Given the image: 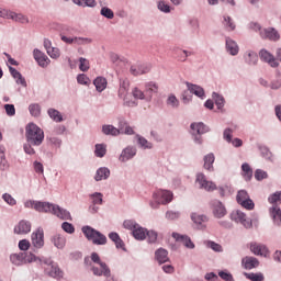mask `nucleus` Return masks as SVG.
<instances>
[{
  "mask_svg": "<svg viewBox=\"0 0 281 281\" xmlns=\"http://www.w3.org/2000/svg\"><path fill=\"white\" fill-rule=\"evenodd\" d=\"M95 157H104L106 155V145L104 144H97L94 150Z\"/></svg>",
  "mask_w": 281,
  "mask_h": 281,
  "instance_id": "obj_43",
  "label": "nucleus"
},
{
  "mask_svg": "<svg viewBox=\"0 0 281 281\" xmlns=\"http://www.w3.org/2000/svg\"><path fill=\"white\" fill-rule=\"evenodd\" d=\"M167 104L168 106H172L173 109H177V106H179V100L177 99V97H175V94H171L167 99Z\"/></svg>",
  "mask_w": 281,
  "mask_h": 281,
  "instance_id": "obj_55",
  "label": "nucleus"
},
{
  "mask_svg": "<svg viewBox=\"0 0 281 281\" xmlns=\"http://www.w3.org/2000/svg\"><path fill=\"white\" fill-rule=\"evenodd\" d=\"M93 85L97 89V91H99L101 93V91H104V89H106V79L103 77H98L97 79H94Z\"/></svg>",
  "mask_w": 281,
  "mask_h": 281,
  "instance_id": "obj_34",
  "label": "nucleus"
},
{
  "mask_svg": "<svg viewBox=\"0 0 281 281\" xmlns=\"http://www.w3.org/2000/svg\"><path fill=\"white\" fill-rule=\"evenodd\" d=\"M132 95L135 100H145L146 94L139 88H133Z\"/></svg>",
  "mask_w": 281,
  "mask_h": 281,
  "instance_id": "obj_48",
  "label": "nucleus"
},
{
  "mask_svg": "<svg viewBox=\"0 0 281 281\" xmlns=\"http://www.w3.org/2000/svg\"><path fill=\"white\" fill-rule=\"evenodd\" d=\"M2 199L8 205H14L16 203V200L10 195V193H4L2 195Z\"/></svg>",
  "mask_w": 281,
  "mask_h": 281,
  "instance_id": "obj_64",
  "label": "nucleus"
},
{
  "mask_svg": "<svg viewBox=\"0 0 281 281\" xmlns=\"http://www.w3.org/2000/svg\"><path fill=\"white\" fill-rule=\"evenodd\" d=\"M268 175L265 170H261V169H257L255 171V179L257 181H262V179H267Z\"/></svg>",
  "mask_w": 281,
  "mask_h": 281,
  "instance_id": "obj_60",
  "label": "nucleus"
},
{
  "mask_svg": "<svg viewBox=\"0 0 281 281\" xmlns=\"http://www.w3.org/2000/svg\"><path fill=\"white\" fill-rule=\"evenodd\" d=\"M7 19H12V21H16L18 23H30L27 16L21 13H14L12 11H9Z\"/></svg>",
  "mask_w": 281,
  "mask_h": 281,
  "instance_id": "obj_25",
  "label": "nucleus"
},
{
  "mask_svg": "<svg viewBox=\"0 0 281 281\" xmlns=\"http://www.w3.org/2000/svg\"><path fill=\"white\" fill-rule=\"evenodd\" d=\"M261 38H268L269 41H280V33L276 29H267L260 31Z\"/></svg>",
  "mask_w": 281,
  "mask_h": 281,
  "instance_id": "obj_17",
  "label": "nucleus"
},
{
  "mask_svg": "<svg viewBox=\"0 0 281 281\" xmlns=\"http://www.w3.org/2000/svg\"><path fill=\"white\" fill-rule=\"evenodd\" d=\"M259 56L263 63H268L270 67H278V60H276V57L271 55L267 49H261L259 53Z\"/></svg>",
  "mask_w": 281,
  "mask_h": 281,
  "instance_id": "obj_16",
  "label": "nucleus"
},
{
  "mask_svg": "<svg viewBox=\"0 0 281 281\" xmlns=\"http://www.w3.org/2000/svg\"><path fill=\"white\" fill-rule=\"evenodd\" d=\"M24 206L30 210H35L36 212L50 213L60 218L61 221H71V213L69 211L49 202H41L29 200L24 203Z\"/></svg>",
  "mask_w": 281,
  "mask_h": 281,
  "instance_id": "obj_1",
  "label": "nucleus"
},
{
  "mask_svg": "<svg viewBox=\"0 0 281 281\" xmlns=\"http://www.w3.org/2000/svg\"><path fill=\"white\" fill-rule=\"evenodd\" d=\"M137 155V149L133 147H126L123 149L121 156H120V161H128V159H133Z\"/></svg>",
  "mask_w": 281,
  "mask_h": 281,
  "instance_id": "obj_19",
  "label": "nucleus"
},
{
  "mask_svg": "<svg viewBox=\"0 0 281 281\" xmlns=\"http://www.w3.org/2000/svg\"><path fill=\"white\" fill-rule=\"evenodd\" d=\"M181 216V213L175 212V211H167L166 212V218L168 221H177Z\"/></svg>",
  "mask_w": 281,
  "mask_h": 281,
  "instance_id": "obj_59",
  "label": "nucleus"
},
{
  "mask_svg": "<svg viewBox=\"0 0 281 281\" xmlns=\"http://www.w3.org/2000/svg\"><path fill=\"white\" fill-rule=\"evenodd\" d=\"M111 177V170L105 167H101L97 170V173L94 176L95 181H102L103 179H109Z\"/></svg>",
  "mask_w": 281,
  "mask_h": 281,
  "instance_id": "obj_24",
  "label": "nucleus"
},
{
  "mask_svg": "<svg viewBox=\"0 0 281 281\" xmlns=\"http://www.w3.org/2000/svg\"><path fill=\"white\" fill-rule=\"evenodd\" d=\"M47 54L54 59L60 58V49L57 47H53L47 52Z\"/></svg>",
  "mask_w": 281,
  "mask_h": 281,
  "instance_id": "obj_63",
  "label": "nucleus"
},
{
  "mask_svg": "<svg viewBox=\"0 0 281 281\" xmlns=\"http://www.w3.org/2000/svg\"><path fill=\"white\" fill-rule=\"evenodd\" d=\"M26 139L30 144H33V146H41V144H43V139H45V134L38 125L30 123L26 126Z\"/></svg>",
  "mask_w": 281,
  "mask_h": 281,
  "instance_id": "obj_2",
  "label": "nucleus"
},
{
  "mask_svg": "<svg viewBox=\"0 0 281 281\" xmlns=\"http://www.w3.org/2000/svg\"><path fill=\"white\" fill-rule=\"evenodd\" d=\"M222 23L227 32H234L236 30V23H234V20L229 15H224Z\"/></svg>",
  "mask_w": 281,
  "mask_h": 281,
  "instance_id": "obj_31",
  "label": "nucleus"
},
{
  "mask_svg": "<svg viewBox=\"0 0 281 281\" xmlns=\"http://www.w3.org/2000/svg\"><path fill=\"white\" fill-rule=\"evenodd\" d=\"M109 238L115 244L116 249H123V251H126L124 240H122L117 233H110Z\"/></svg>",
  "mask_w": 281,
  "mask_h": 281,
  "instance_id": "obj_22",
  "label": "nucleus"
},
{
  "mask_svg": "<svg viewBox=\"0 0 281 281\" xmlns=\"http://www.w3.org/2000/svg\"><path fill=\"white\" fill-rule=\"evenodd\" d=\"M38 260V257L32 252H24V265H30L32 262H36Z\"/></svg>",
  "mask_w": 281,
  "mask_h": 281,
  "instance_id": "obj_47",
  "label": "nucleus"
},
{
  "mask_svg": "<svg viewBox=\"0 0 281 281\" xmlns=\"http://www.w3.org/2000/svg\"><path fill=\"white\" fill-rule=\"evenodd\" d=\"M93 205H102V193H93L91 195Z\"/></svg>",
  "mask_w": 281,
  "mask_h": 281,
  "instance_id": "obj_62",
  "label": "nucleus"
},
{
  "mask_svg": "<svg viewBox=\"0 0 281 281\" xmlns=\"http://www.w3.org/2000/svg\"><path fill=\"white\" fill-rule=\"evenodd\" d=\"M147 232L148 231L146 228L139 226L138 224L132 234L136 240H145Z\"/></svg>",
  "mask_w": 281,
  "mask_h": 281,
  "instance_id": "obj_26",
  "label": "nucleus"
},
{
  "mask_svg": "<svg viewBox=\"0 0 281 281\" xmlns=\"http://www.w3.org/2000/svg\"><path fill=\"white\" fill-rule=\"evenodd\" d=\"M120 133L123 135H133L135 132L133 131V127L130 126L128 123L126 122H121L120 123Z\"/></svg>",
  "mask_w": 281,
  "mask_h": 281,
  "instance_id": "obj_38",
  "label": "nucleus"
},
{
  "mask_svg": "<svg viewBox=\"0 0 281 281\" xmlns=\"http://www.w3.org/2000/svg\"><path fill=\"white\" fill-rule=\"evenodd\" d=\"M32 244H30V240L27 239H22L19 241V249L21 251H27V249H30Z\"/></svg>",
  "mask_w": 281,
  "mask_h": 281,
  "instance_id": "obj_61",
  "label": "nucleus"
},
{
  "mask_svg": "<svg viewBox=\"0 0 281 281\" xmlns=\"http://www.w3.org/2000/svg\"><path fill=\"white\" fill-rule=\"evenodd\" d=\"M191 218L193 221V223H195V225H200L203 227V223H207V216L205 215H199L196 213H193L191 215Z\"/></svg>",
  "mask_w": 281,
  "mask_h": 281,
  "instance_id": "obj_40",
  "label": "nucleus"
},
{
  "mask_svg": "<svg viewBox=\"0 0 281 281\" xmlns=\"http://www.w3.org/2000/svg\"><path fill=\"white\" fill-rule=\"evenodd\" d=\"M187 87H188V91H190V93H193L194 95H198V98L205 97V91L200 86L187 83Z\"/></svg>",
  "mask_w": 281,
  "mask_h": 281,
  "instance_id": "obj_27",
  "label": "nucleus"
},
{
  "mask_svg": "<svg viewBox=\"0 0 281 281\" xmlns=\"http://www.w3.org/2000/svg\"><path fill=\"white\" fill-rule=\"evenodd\" d=\"M32 232V223L26 220H21L14 227V234L25 235Z\"/></svg>",
  "mask_w": 281,
  "mask_h": 281,
  "instance_id": "obj_11",
  "label": "nucleus"
},
{
  "mask_svg": "<svg viewBox=\"0 0 281 281\" xmlns=\"http://www.w3.org/2000/svg\"><path fill=\"white\" fill-rule=\"evenodd\" d=\"M30 113L31 115H33L34 117H38V115H41V105L40 104H31L29 106Z\"/></svg>",
  "mask_w": 281,
  "mask_h": 281,
  "instance_id": "obj_51",
  "label": "nucleus"
},
{
  "mask_svg": "<svg viewBox=\"0 0 281 281\" xmlns=\"http://www.w3.org/2000/svg\"><path fill=\"white\" fill-rule=\"evenodd\" d=\"M246 278L251 281H265L262 273H245Z\"/></svg>",
  "mask_w": 281,
  "mask_h": 281,
  "instance_id": "obj_49",
  "label": "nucleus"
},
{
  "mask_svg": "<svg viewBox=\"0 0 281 281\" xmlns=\"http://www.w3.org/2000/svg\"><path fill=\"white\" fill-rule=\"evenodd\" d=\"M137 223H135V221L133 220H126L123 223V226L125 227V229H131V232H135V229L137 228Z\"/></svg>",
  "mask_w": 281,
  "mask_h": 281,
  "instance_id": "obj_54",
  "label": "nucleus"
},
{
  "mask_svg": "<svg viewBox=\"0 0 281 281\" xmlns=\"http://www.w3.org/2000/svg\"><path fill=\"white\" fill-rule=\"evenodd\" d=\"M31 240L33 247L36 249H41L45 245V233L43 232V228H37L35 232L31 235Z\"/></svg>",
  "mask_w": 281,
  "mask_h": 281,
  "instance_id": "obj_10",
  "label": "nucleus"
},
{
  "mask_svg": "<svg viewBox=\"0 0 281 281\" xmlns=\"http://www.w3.org/2000/svg\"><path fill=\"white\" fill-rule=\"evenodd\" d=\"M243 170V177L245 181H251V177H254V170H251V167L249 164L245 162L241 165Z\"/></svg>",
  "mask_w": 281,
  "mask_h": 281,
  "instance_id": "obj_32",
  "label": "nucleus"
},
{
  "mask_svg": "<svg viewBox=\"0 0 281 281\" xmlns=\"http://www.w3.org/2000/svg\"><path fill=\"white\" fill-rule=\"evenodd\" d=\"M131 89V81L128 79H121L119 87V98L123 100L125 106H137V102L133 100V97L128 93Z\"/></svg>",
  "mask_w": 281,
  "mask_h": 281,
  "instance_id": "obj_4",
  "label": "nucleus"
},
{
  "mask_svg": "<svg viewBox=\"0 0 281 281\" xmlns=\"http://www.w3.org/2000/svg\"><path fill=\"white\" fill-rule=\"evenodd\" d=\"M130 71H131L132 76H142L144 74H148L149 69L144 66H132L130 68Z\"/></svg>",
  "mask_w": 281,
  "mask_h": 281,
  "instance_id": "obj_36",
  "label": "nucleus"
},
{
  "mask_svg": "<svg viewBox=\"0 0 281 281\" xmlns=\"http://www.w3.org/2000/svg\"><path fill=\"white\" fill-rule=\"evenodd\" d=\"M33 56H34L37 65H40V67H47L52 63L49 57H47V55H45V53L38 50L37 48H35L33 50Z\"/></svg>",
  "mask_w": 281,
  "mask_h": 281,
  "instance_id": "obj_14",
  "label": "nucleus"
},
{
  "mask_svg": "<svg viewBox=\"0 0 281 281\" xmlns=\"http://www.w3.org/2000/svg\"><path fill=\"white\" fill-rule=\"evenodd\" d=\"M191 130L193 131V134L195 133L196 135H203L210 132V127L203 123H192Z\"/></svg>",
  "mask_w": 281,
  "mask_h": 281,
  "instance_id": "obj_23",
  "label": "nucleus"
},
{
  "mask_svg": "<svg viewBox=\"0 0 281 281\" xmlns=\"http://www.w3.org/2000/svg\"><path fill=\"white\" fill-rule=\"evenodd\" d=\"M250 251L255 254V256H262L263 258H268L269 248H267L263 244L250 243Z\"/></svg>",
  "mask_w": 281,
  "mask_h": 281,
  "instance_id": "obj_12",
  "label": "nucleus"
},
{
  "mask_svg": "<svg viewBox=\"0 0 281 281\" xmlns=\"http://www.w3.org/2000/svg\"><path fill=\"white\" fill-rule=\"evenodd\" d=\"M246 63H248V65H257L258 64V55L254 52H248L246 54Z\"/></svg>",
  "mask_w": 281,
  "mask_h": 281,
  "instance_id": "obj_41",
  "label": "nucleus"
},
{
  "mask_svg": "<svg viewBox=\"0 0 281 281\" xmlns=\"http://www.w3.org/2000/svg\"><path fill=\"white\" fill-rule=\"evenodd\" d=\"M77 5H88V8H95V0H72Z\"/></svg>",
  "mask_w": 281,
  "mask_h": 281,
  "instance_id": "obj_46",
  "label": "nucleus"
},
{
  "mask_svg": "<svg viewBox=\"0 0 281 281\" xmlns=\"http://www.w3.org/2000/svg\"><path fill=\"white\" fill-rule=\"evenodd\" d=\"M226 49L232 56H236L238 54V44H236V42L232 38L227 37Z\"/></svg>",
  "mask_w": 281,
  "mask_h": 281,
  "instance_id": "obj_28",
  "label": "nucleus"
},
{
  "mask_svg": "<svg viewBox=\"0 0 281 281\" xmlns=\"http://www.w3.org/2000/svg\"><path fill=\"white\" fill-rule=\"evenodd\" d=\"M236 199L237 203L241 205V207H245V210H254V207H256V204L249 199V193H247L246 190L238 191Z\"/></svg>",
  "mask_w": 281,
  "mask_h": 281,
  "instance_id": "obj_8",
  "label": "nucleus"
},
{
  "mask_svg": "<svg viewBox=\"0 0 281 281\" xmlns=\"http://www.w3.org/2000/svg\"><path fill=\"white\" fill-rule=\"evenodd\" d=\"M9 71L18 85H22V87H27L25 78H23V75H21V72H19L16 68L9 67Z\"/></svg>",
  "mask_w": 281,
  "mask_h": 281,
  "instance_id": "obj_21",
  "label": "nucleus"
},
{
  "mask_svg": "<svg viewBox=\"0 0 281 281\" xmlns=\"http://www.w3.org/2000/svg\"><path fill=\"white\" fill-rule=\"evenodd\" d=\"M77 81H78L79 85H86V86L91 85V80L85 74L79 75L77 77Z\"/></svg>",
  "mask_w": 281,
  "mask_h": 281,
  "instance_id": "obj_58",
  "label": "nucleus"
},
{
  "mask_svg": "<svg viewBox=\"0 0 281 281\" xmlns=\"http://www.w3.org/2000/svg\"><path fill=\"white\" fill-rule=\"evenodd\" d=\"M61 229H64L66 234H74V232H76V227H74V225L69 222H64L61 224Z\"/></svg>",
  "mask_w": 281,
  "mask_h": 281,
  "instance_id": "obj_53",
  "label": "nucleus"
},
{
  "mask_svg": "<svg viewBox=\"0 0 281 281\" xmlns=\"http://www.w3.org/2000/svg\"><path fill=\"white\" fill-rule=\"evenodd\" d=\"M212 209L215 218H223V216L227 215V209H225V205H223V202L221 201H214Z\"/></svg>",
  "mask_w": 281,
  "mask_h": 281,
  "instance_id": "obj_15",
  "label": "nucleus"
},
{
  "mask_svg": "<svg viewBox=\"0 0 281 281\" xmlns=\"http://www.w3.org/2000/svg\"><path fill=\"white\" fill-rule=\"evenodd\" d=\"M154 201L149 203L153 210H158L159 205H168V203H172L173 194L168 190H157L153 194Z\"/></svg>",
  "mask_w": 281,
  "mask_h": 281,
  "instance_id": "obj_3",
  "label": "nucleus"
},
{
  "mask_svg": "<svg viewBox=\"0 0 281 281\" xmlns=\"http://www.w3.org/2000/svg\"><path fill=\"white\" fill-rule=\"evenodd\" d=\"M145 91L146 93H149V98H153V93H157L159 91V86L153 81H149L145 83Z\"/></svg>",
  "mask_w": 281,
  "mask_h": 281,
  "instance_id": "obj_37",
  "label": "nucleus"
},
{
  "mask_svg": "<svg viewBox=\"0 0 281 281\" xmlns=\"http://www.w3.org/2000/svg\"><path fill=\"white\" fill-rule=\"evenodd\" d=\"M172 238H175L176 243H180V245L187 247V249H194V243H192V239L188 235L172 233Z\"/></svg>",
  "mask_w": 281,
  "mask_h": 281,
  "instance_id": "obj_13",
  "label": "nucleus"
},
{
  "mask_svg": "<svg viewBox=\"0 0 281 281\" xmlns=\"http://www.w3.org/2000/svg\"><path fill=\"white\" fill-rule=\"evenodd\" d=\"M206 247H209L213 251H217V252L223 251V246H221L220 244L214 243V241H207Z\"/></svg>",
  "mask_w": 281,
  "mask_h": 281,
  "instance_id": "obj_57",
  "label": "nucleus"
},
{
  "mask_svg": "<svg viewBox=\"0 0 281 281\" xmlns=\"http://www.w3.org/2000/svg\"><path fill=\"white\" fill-rule=\"evenodd\" d=\"M48 115L52 117V120H54V122H63V115L58 110L49 109Z\"/></svg>",
  "mask_w": 281,
  "mask_h": 281,
  "instance_id": "obj_44",
  "label": "nucleus"
},
{
  "mask_svg": "<svg viewBox=\"0 0 281 281\" xmlns=\"http://www.w3.org/2000/svg\"><path fill=\"white\" fill-rule=\"evenodd\" d=\"M214 160H215V157H214V154H207L206 156H204V168L205 170H214Z\"/></svg>",
  "mask_w": 281,
  "mask_h": 281,
  "instance_id": "obj_35",
  "label": "nucleus"
},
{
  "mask_svg": "<svg viewBox=\"0 0 281 281\" xmlns=\"http://www.w3.org/2000/svg\"><path fill=\"white\" fill-rule=\"evenodd\" d=\"M102 132L104 133V135H120V130L114 127L113 125H103Z\"/></svg>",
  "mask_w": 281,
  "mask_h": 281,
  "instance_id": "obj_39",
  "label": "nucleus"
},
{
  "mask_svg": "<svg viewBox=\"0 0 281 281\" xmlns=\"http://www.w3.org/2000/svg\"><path fill=\"white\" fill-rule=\"evenodd\" d=\"M156 260L160 263L164 265V262H168V250L166 249H158L156 251Z\"/></svg>",
  "mask_w": 281,
  "mask_h": 281,
  "instance_id": "obj_33",
  "label": "nucleus"
},
{
  "mask_svg": "<svg viewBox=\"0 0 281 281\" xmlns=\"http://www.w3.org/2000/svg\"><path fill=\"white\" fill-rule=\"evenodd\" d=\"M81 231L85 234L86 238H88V240H91L93 245H106V236L95 231V228H92L91 226H83Z\"/></svg>",
  "mask_w": 281,
  "mask_h": 281,
  "instance_id": "obj_5",
  "label": "nucleus"
},
{
  "mask_svg": "<svg viewBox=\"0 0 281 281\" xmlns=\"http://www.w3.org/2000/svg\"><path fill=\"white\" fill-rule=\"evenodd\" d=\"M270 214H271L276 225H280L281 224V210L279 209L278 205H273L270 209Z\"/></svg>",
  "mask_w": 281,
  "mask_h": 281,
  "instance_id": "obj_30",
  "label": "nucleus"
},
{
  "mask_svg": "<svg viewBox=\"0 0 281 281\" xmlns=\"http://www.w3.org/2000/svg\"><path fill=\"white\" fill-rule=\"evenodd\" d=\"M91 260L92 262H95V265H99L100 267H92L93 276H109L111 273V269H109V266L102 262V260L100 259V255H98V252L91 254Z\"/></svg>",
  "mask_w": 281,
  "mask_h": 281,
  "instance_id": "obj_6",
  "label": "nucleus"
},
{
  "mask_svg": "<svg viewBox=\"0 0 281 281\" xmlns=\"http://www.w3.org/2000/svg\"><path fill=\"white\" fill-rule=\"evenodd\" d=\"M195 183H198L201 190H205L206 192H214V190H216V183L207 180V178L201 172L196 175Z\"/></svg>",
  "mask_w": 281,
  "mask_h": 281,
  "instance_id": "obj_7",
  "label": "nucleus"
},
{
  "mask_svg": "<svg viewBox=\"0 0 281 281\" xmlns=\"http://www.w3.org/2000/svg\"><path fill=\"white\" fill-rule=\"evenodd\" d=\"M269 203L272 205H278V203H281V192H276L268 199Z\"/></svg>",
  "mask_w": 281,
  "mask_h": 281,
  "instance_id": "obj_50",
  "label": "nucleus"
},
{
  "mask_svg": "<svg viewBox=\"0 0 281 281\" xmlns=\"http://www.w3.org/2000/svg\"><path fill=\"white\" fill-rule=\"evenodd\" d=\"M241 265L245 269L251 270L260 266V261L255 257H245L241 260Z\"/></svg>",
  "mask_w": 281,
  "mask_h": 281,
  "instance_id": "obj_18",
  "label": "nucleus"
},
{
  "mask_svg": "<svg viewBox=\"0 0 281 281\" xmlns=\"http://www.w3.org/2000/svg\"><path fill=\"white\" fill-rule=\"evenodd\" d=\"M232 221H235V223H240L246 227V229H249L251 227L252 223L249 218H247V214H245L243 211H233L231 213Z\"/></svg>",
  "mask_w": 281,
  "mask_h": 281,
  "instance_id": "obj_9",
  "label": "nucleus"
},
{
  "mask_svg": "<svg viewBox=\"0 0 281 281\" xmlns=\"http://www.w3.org/2000/svg\"><path fill=\"white\" fill-rule=\"evenodd\" d=\"M213 98L215 100V104L218 110H221V109H223V106H225V99L221 94L214 92Z\"/></svg>",
  "mask_w": 281,
  "mask_h": 281,
  "instance_id": "obj_45",
  "label": "nucleus"
},
{
  "mask_svg": "<svg viewBox=\"0 0 281 281\" xmlns=\"http://www.w3.org/2000/svg\"><path fill=\"white\" fill-rule=\"evenodd\" d=\"M53 243L55 245V247H57V249H63V247H65V237L60 236V235H55L53 237Z\"/></svg>",
  "mask_w": 281,
  "mask_h": 281,
  "instance_id": "obj_42",
  "label": "nucleus"
},
{
  "mask_svg": "<svg viewBox=\"0 0 281 281\" xmlns=\"http://www.w3.org/2000/svg\"><path fill=\"white\" fill-rule=\"evenodd\" d=\"M10 260L12 265H15L16 267H21V265H25L24 252L11 255Z\"/></svg>",
  "mask_w": 281,
  "mask_h": 281,
  "instance_id": "obj_29",
  "label": "nucleus"
},
{
  "mask_svg": "<svg viewBox=\"0 0 281 281\" xmlns=\"http://www.w3.org/2000/svg\"><path fill=\"white\" fill-rule=\"evenodd\" d=\"M89 67H90V65H89V61L87 58H85V57L79 58L80 71H89Z\"/></svg>",
  "mask_w": 281,
  "mask_h": 281,
  "instance_id": "obj_52",
  "label": "nucleus"
},
{
  "mask_svg": "<svg viewBox=\"0 0 281 281\" xmlns=\"http://www.w3.org/2000/svg\"><path fill=\"white\" fill-rule=\"evenodd\" d=\"M92 40L89 37H75V45H90Z\"/></svg>",
  "mask_w": 281,
  "mask_h": 281,
  "instance_id": "obj_56",
  "label": "nucleus"
},
{
  "mask_svg": "<svg viewBox=\"0 0 281 281\" xmlns=\"http://www.w3.org/2000/svg\"><path fill=\"white\" fill-rule=\"evenodd\" d=\"M9 71L18 85H22V87H27L25 78H23V75H21V72H19L16 68L9 67Z\"/></svg>",
  "mask_w": 281,
  "mask_h": 281,
  "instance_id": "obj_20",
  "label": "nucleus"
}]
</instances>
